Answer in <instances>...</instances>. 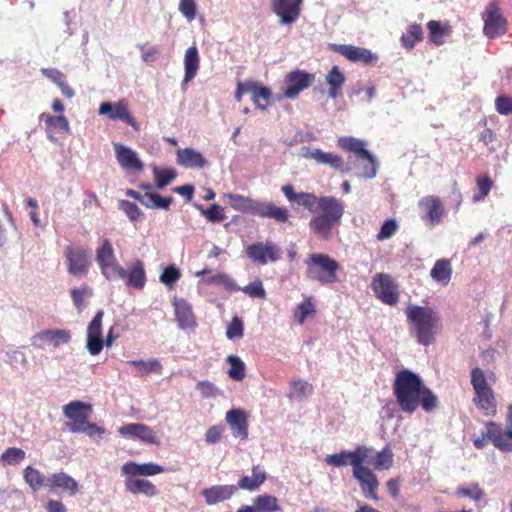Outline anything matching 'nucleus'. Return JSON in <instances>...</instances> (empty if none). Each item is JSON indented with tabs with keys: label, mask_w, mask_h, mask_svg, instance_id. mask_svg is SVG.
<instances>
[{
	"label": "nucleus",
	"mask_w": 512,
	"mask_h": 512,
	"mask_svg": "<svg viewBox=\"0 0 512 512\" xmlns=\"http://www.w3.org/2000/svg\"><path fill=\"white\" fill-rule=\"evenodd\" d=\"M315 80V75L304 70H293L285 76L286 88L283 91V97L286 99H295L300 92L309 88Z\"/></svg>",
	"instance_id": "obj_14"
},
{
	"label": "nucleus",
	"mask_w": 512,
	"mask_h": 512,
	"mask_svg": "<svg viewBox=\"0 0 512 512\" xmlns=\"http://www.w3.org/2000/svg\"><path fill=\"white\" fill-rule=\"evenodd\" d=\"M315 307L311 301V298H306L303 302L298 304L295 317L298 320V323L302 325L307 317L313 316L315 314Z\"/></svg>",
	"instance_id": "obj_50"
},
{
	"label": "nucleus",
	"mask_w": 512,
	"mask_h": 512,
	"mask_svg": "<svg viewBox=\"0 0 512 512\" xmlns=\"http://www.w3.org/2000/svg\"><path fill=\"white\" fill-rule=\"evenodd\" d=\"M179 11L188 21L194 20L197 13L195 0H180Z\"/></svg>",
	"instance_id": "obj_58"
},
{
	"label": "nucleus",
	"mask_w": 512,
	"mask_h": 512,
	"mask_svg": "<svg viewBox=\"0 0 512 512\" xmlns=\"http://www.w3.org/2000/svg\"><path fill=\"white\" fill-rule=\"evenodd\" d=\"M181 277L180 270L174 266L170 265L166 267L162 274L160 275V281L166 286L172 287Z\"/></svg>",
	"instance_id": "obj_54"
},
{
	"label": "nucleus",
	"mask_w": 512,
	"mask_h": 512,
	"mask_svg": "<svg viewBox=\"0 0 512 512\" xmlns=\"http://www.w3.org/2000/svg\"><path fill=\"white\" fill-rule=\"evenodd\" d=\"M282 508L279 505L277 497L263 494L253 499L252 505H242L237 512H280Z\"/></svg>",
	"instance_id": "obj_27"
},
{
	"label": "nucleus",
	"mask_w": 512,
	"mask_h": 512,
	"mask_svg": "<svg viewBox=\"0 0 512 512\" xmlns=\"http://www.w3.org/2000/svg\"><path fill=\"white\" fill-rule=\"evenodd\" d=\"M370 452V448L364 445H358L354 451L342 450L339 453L327 455L325 462L333 467L351 465L352 469H354L359 463H365V461H367Z\"/></svg>",
	"instance_id": "obj_12"
},
{
	"label": "nucleus",
	"mask_w": 512,
	"mask_h": 512,
	"mask_svg": "<svg viewBox=\"0 0 512 512\" xmlns=\"http://www.w3.org/2000/svg\"><path fill=\"white\" fill-rule=\"evenodd\" d=\"M303 0H272L271 8L282 25L294 23L300 16Z\"/></svg>",
	"instance_id": "obj_17"
},
{
	"label": "nucleus",
	"mask_w": 512,
	"mask_h": 512,
	"mask_svg": "<svg viewBox=\"0 0 512 512\" xmlns=\"http://www.w3.org/2000/svg\"><path fill=\"white\" fill-rule=\"evenodd\" d=\"M104 311L99 310L87 327V336H102V319Z\"/></svg>",
	"instance_id": "obj_57"
},
{
	"label": "nucleus",
	"mask_w": 512,
	"mask_h": 512,
	"mask_svg": "<svg viewBox=\"0 0 512 512\" xmlns=\"http://www.w3.org/2000/svg\"><path fill=\"white\" fill-rule=\"evenodd\" d=\"M330 49L354 63L360 62L365 65H374L378 60L375 54L363 47L346 44H331Z\"/></svg>",
	"instance_id": "obj_18"
},
{
	"label": "nucleus",
	"mask_w": 512,
	"mask_h": 512,
	"mask_svg": "<svg viewBox=\"0 0 512 512\" xmlns=\"http://www.w3.org/2000/svg\"><path fill=\"white\" fill-rule=\"evenodd\" d=\"M67 268L71 275L82 277L87 274L91 265L88 251L81 246L69 245L65 248Z\"/></svg>",
	"instance_id": "obj_13"
},
{
	"label": "nucleus",
	"mask_w": 512,
	"mask_h": 512,
	"mask_svg": "<svg viewBox=\"0 0 512 512\" xmlns=\"http://www.w3.org/2000/svg\"><path fill=\"white\" fill-rule=\"evenodd\" d=\"M226 361L230 364L228 376L235 381H242L245 378V364L235 355H229Z\"/></svg>",
	"instance_id": "obj_45"
},
{
	"label": "nucleus",
	"mask_w": 512,
	"mask_h": 512,
	"mask_svg": "<svg viewBox=\"0 0 512 512\" xmlns=\"http://www.w3.org/2000/svg\"><path fill=\"white\" fill-rule=\"evenodd\" d=\"M46 487L50 490H61L74 496L79 491L78 482L65 472L53 473L46 479Z\"/></svg>",
	"instance_id": "obj_24"
},
{
	"label": "nucleus",
	"mask_w": 512,
	"mask_h": 512,
	"mask_svg": "<svg viewBox=\"0 0 512 512\" xmlns=\"http://www.w3.org/2000/svg\"><path fill=\"white\" fill-rule=\"evenodd\" d=\"M165 468L156 463H143L138 464L133 461L126 462L121 467V472L123 475L138 477V476H154L160 473H163Z\"/></svg>",
	"instance_id": "obj_29"
},
{
	"label": "nucleus",
	"mask_w": 512,
	"mask_h": 512,
	"mask_svg": "<svg viewBox=\"0 0 512 512\" xmlns=\"http://www.w3.org/2000/svg\"><path fill=\"white\" fill-rule=\"evenodd\" d=\"M345 79L339 67L333 66L326 76V82L329 85L328 95L330 98L336 99L340 95Z\"/></svg>",
	"instance_id": "obj_41"
},
{
	"label": "nucleus",
	"mask_w": 512,
	"mask_h": 512,
	"mask_svg": "<svg viewBox=\"0 0 512 512\" xmlns=\"http://www.w3.org/2000/svg\"><path fill=\"white\" fill-rule=\"evenodd\" d=\"M483 31L488 38H495L506 31V20L495 2H491L486 9Z\"/></svg>",
	"instance_id": "obj_19"
},
{
	"label": "nucleus",
	"mask_w": 512,
	"mask_h": 512,
	"mask_svg": "<svg viewBox=\"0 0 512 512\" xmlns=\"http://www.w3.org/2000/svg\"><path fill=\"white\" fill-rule=\"evenodd\" d=\"M419 209L421 218L426 221L429 226H434L443 216L444 208L437 197L427 196L419 201Z\"/></svg>",
	"instance_id": "obj_21"
},
{
	"label": "nucleus",
	"mask_w": 512,
	"mask_h": 512,
	"mask_svg": "<svg viewBox=\"0 0 512 512\" xmlns=\"http://www.w3.org/2000/svg\"><path fill=\"white\" fill-rule=\"evenodd\" d=\"M313 386L305 380H294L290 384L289 398L303 399L312 394Z\"/></svg>",
	"instance_id": "obj_46"
},
{
	"label": "nucleus",
	"mask_w": 512,
	"mask_h": 512,
	"mask_svg": "<svg viewBox=\"0 0 512 512\" xmlns=\"http://www.w3.org/2000/svg\"><path fill=\"white\" fill-rule=\"evenodd\" d=\"M202 215L211 223H220L226 219L224 209L218 204H212L201 210Z\"/></svg>",
	"instance_id": "obj_52"
},
{
	"label": "nucleus",
	"mask_w": 512,
	"mask_h": 512,
	"mask_svg": "<svg viewBox=\"0 0 512 512\" xmlns=\"http://www.w3.org/2000/svg\"><path fill=\"white\" fill-rule=\"evenodd\" d=\"M71 338L70 333L67 330H45L36 334L33 339L40 340L46 343H51L54 347H58L62 344L69 342Z\"/></svg>",
	"instance_id": "obj_40"
},
{
	"label": "nucleus",
	"mask_w": 512,
	"mask_h": 512,
	"mask_svg": "<svg viewBox=\"0 0 512 512\" xmlns=\"http://www.w3.org/2000/svg\"><path fill=\"white\" fill-rule=\"evenodd\" d=\"M92 406L75 400L63 406V414L69 420L66 427L71 433H84L89 437L104 434L105 429L89 421Z\"/></svg>",
	"instance_id": "obj_4"
},
{
	"label": "nucleus",
	"mask_w": 512,
	"mask_h": 512,
	"mask_svg": "<svg viewBox=\"0 0 512 512\" xmlns=\"http://www.w3.org/2000/svg\"><path fill=\"white\" fill-rule=\"evenodd\" d=\"M229 339L243 337V323L240 318L234 317L226 330Z\"/></svg>",
	"instance_id": "obj_63"
},
{
	"label": "nucleus",
	"mask_w": 512,
	"mask_h": 512,
	"mask_svg": "<svg viewBox=\"0 0 512 512\" xmlns=\"http://www.w3.org/2000/svg\"><path fill=\"white\" fill-rule=\"evenodd\" d=\"M237 492L235 485H213L202 490L201 494L208 505H215L219 502L230 499Z\"/></svg>",
	"instance_id": "obj_31"
},
{
	"label": "nucleus",
	"mask_w": 512,
	"mask_h": 512,
	"mask_svg": "<svg viewBox=\"0 0 512 512\" xmlns=\"http://www.w3.org/2000/svg\"><path fill=\"white\" fill-rule=\"evenodd\" d=\"M115 157L119 165L129 172L140 173L144 169L143 162L137 156V153L121 143H114Z\"/></svg>",
	"instance_id": "obj_20"
},
{
	"label": "nucleus",
	"mask_w": 512,
	"mask_h": 512,
	"mask_svg": "<svg viewBox=\"0 0 512 512\" xmlns=\"http://www.w3.org/2000/svg\"><path fill=\"white\" fill-rule=\"evenodd\" d=\"M153 174L155 177L156 186L160 189L171 183L177 176L174 169L154 168Z\"/></svg>",
	"instance_id": "obj_48"
},
{
	"label": "nucleus",
	"mask_w": 512,
	"mask_h": 512,
	"mask_svg": "<svg viewBox=\"0 0 512 512\" xmlns=\"http://www.w3.org/2000/svg\"><path fill=\"white\" fill-rule=\"evenodd\" d=\"M200 67V57L199 52L196 46L189 47L184 56V79L183 83H188L192 81Z\"/></svg>",
	"instance_id": "obj_36"
},
{
	"label": "nucleus",
	"mask_w": 512,
	"mask_h": 512,
	"mask_svg": "<svg viewBox=\"0 0 512 512\" xmlns=\"http://www.w3.org/2000/svg\"><path fill=\"white\" fill-rule=\"evenodd\" d=\"M372 290L376 297L387 305H395L399 301L398 285L389 274L378 273L371 283Z\"/></svg>",
	"instance_id": "obj_11"
},
{
	"label": "nucleus",
	"mask_w": 512,
	"mask_h": 512,
	"mask_svg": "<svg viewBox=\"0 0 512 512\" xmlns=\"http://www.w3.org/2000/svg\"><path fill=\"white\" fill-rule=\"evenodd\" d=\"M281 191L289 202L296 201L310 213L312 218L309 229L319 238L328 240L332 229L341 223L344 215V203L334 196H316L308 192H295L292 185H284Z\"/></svg>",
	"instance_id": "obj_1"
},
{
	"label": "nucleus",
	"mask_w": 512,
	"mask_h": 512,
	"mask_svg": "<svg viewBox=\"0 0 512 512\" xmlns=\"http://www.w3.org/2000/svg\"><path fill=\"white\" fill-rule=\"evenodd\" d=\"M120 208L124 211V213L127 215V217L133 222L138 221L142 215V212L139 209V207L135 203L127 201V200H122L120 202Z\"/></svg>",
	"instance_id": "obj_59"
},
{
	"label": "nucleus",
	"mask_w": 512,
	"mask_h": 512,
	"mask_svg": "<svg viewBox=\"0 0 512 512\" xmlns=\"http://www.w3.org/2000/svg\"><path fill=\"white\" fill-rule=\"evenodd\" d=\"M430 275L432 279L437 282L448 278V260L440 259L436 261L434 267L431 269Z\"/></svg>",
	"instance_id": "obj_56"
},
{
	"label": "nucleus",
	"mask_w": 512,
	"mask_h": 512,
	"mask_svg": "<svg viewBox=\"0 0 512 512\" xmlns=\"http://www.w3.org/2000/svg\"><path fill=\"white\" fill-rule=\"evenodd\" d=\"M399 225L395 219L389 218L384 221L376 238L378 241L389 239L397 233Z\"/></svg>",
	"instance_id": "obj_53"
},
{
	"label": "nucleus",
	"mask_w": 512,
	"mask_h": 512,
	"mask_svg": "<svg viewBox=\"0 0 512 512\" xmlns=\"http://www.w3.org/2000/svg\"><path fill=\"white\" fill-rule=\"evenodd\" d=\"M128 364L136 368V375L143 377L149 373L161 374L163 370L162 364L157 359L151 360H131Z\"/></svg>",
	"instance_id": "obj_42"
},
{
	"label": "nucleus",
	"mask_w": 512,
	"mask_h": 512,
	"mask_svg": "<svg viewBox=\"0 0 512 512\" xmlns=\"http://www.w3.org/2000/svg\"><path fill=\"white\" fill-rule=\"evenodd\" d=\"M266 480V472L264 468L260 465H255L252 468V477L243 476L241 477L237 485H235L238 489L255 491L257 490Z\"/></svg>",
	"instance_id": "obj_35"
},
{
	"label": "nucleus",
	"mask_w": 512,
	"mask_h": 512,
	"mask_svg": "<svg viewBox=\"0 0 512 512\" xmlns=\"http://www.w3.org/2000/svg\"><path fill=\"white\" fill-rule=\"evenodd\" d=\"M405 315L410 334L417 342L424 346L434 343L436 335L442 329V320L439 312L430 306L409 304Z\"/></svg>",
	"instance_id": "obj_3"
},
{
	"label": "nucleus",
	"mask_w": 512,
	"mask_h": 512,
	"mask_svg": "<svg viewBox=\"0 0 512 512\" xmlns=\"http://www.w3.org/2000/svg\"><path fill=\"white\" fill-rule=\"evenodd\" d=\"M251 100L256 108L265 111L270 104L272 92L268 87L261 85L260 83L249 80Z\"/></svg>",
	"instance_id": "obj_34"
},
{
	"label": "nucleus",
	"mask_w": 512,
	"mask_h": 512,
	"mask_svg": "<svg viewBox=\"0 0 512 512\" xmlns=\"http://www.w3.org/2000/svg\"><path fill=\"white\" fill-rule=\"evenodd\" d=\"M172 201V197H162L158 193L147 192L143 194L142 205L151 209L168 210Z\"/></svg>",
	"instance_id": "obj_43"
},
{
	"label": "nucleus",
	"mask_w": 512,
	"mask_h": 512,
	"mask_svg": "<svg viewBox=\"0 0 512 512\" xmlns=\"http://www.w3.org/2000/svg\"><path fill=\"white\" fill-rule=\"evenodd\" d=\"M96 261L101 273L108 280H115L122 276L124 268L119 265L114 253L112 243L109 239H103L101 246L96 251Z\"/></svg>",
	"instance_id": "obj_9"
},
{
	"label": "nucleus",
	"mask_w": 512,
	"mask_h": 512,
	"mask_svg": "<svg viewBox=\"0 0 512 512\" xmlns=\"http://www.w3.org/2000/svg\"><path fill=\"white\" fill-rule=\"evenodd\" d=\"M471 384L475 397L474 403L485 415L496 413V400L491 387L488 385L485 374L480 368H474L471 372Z\"/></svg>",
	"instance_id": "obj_7"
},
{
	"label": "nucleus",
	"mask_w": 512,
	"mask_h": 512,
	"mask_svg": "<svg viewBox=\"0 0 512 512\" xmlns=\"http://www.w3.org/2000/svg\"><path fill=\"white\" fill-rule=\"evenodd\" d=\"M471 384L475 397L474 403L485 415L496 413V400L491 387L488 385L485 374L480 368H474L471 372Z\"/></svg>",
	"instance_id": "obj_6"
},
{
	"label": "nucleus",
	"mask_w": 512,
	"mask_h": 512,
	"mask_svg": "<svg viewBox=\"0 0 512 512\" xmlns=\"http://www.w3.org/2000/svg\"><path fill=\"white\" fill-rule=\"evenodd\" d=\"M41 117L45 121V129L50 138H52V134L68 133L70 131L69 122L64 115L42 114Z\"/></svg>",
	"instance_id": "obj_39"
},
{
	"label": "nucleus",
	"mask_w": 512,
	"mask_h": 512,
	"mask_svg": "<svg viewBox=\"0 0 512 512\" xmlns=\"http://www.w3.org/2000/svg\"><path fill=\"white\" fill-rule=\"evenodd\" d=\"M26 453L17 447L7 448L1 456V461L7 465H16L25 459Z\"/></svg>",
	"instance_id": "obj_47"
},
{
	"label": "nucleus",
	"mask_w": 512,
	"mask_h": 512,
	"mask_svg": "<svg viewBox=\"0 0 512 512\" xmlns=\"http://www.w3.org/2000/svg\"><path fill=\"white\" fill-rule=\"evenodd\" d=\"M427 26L429 29V37L431 42H433L436 45L443 44L445 42L444 37L446 33V28L442 27L440 22L434 20L428 22Z\"/></svg>",
	"instance_id": "obj_51"
},
{
	"label": "nucleus",
	"mask_w": 512,
	"mask_h": 512,
	"mask_svg": "<svg viewBox=\"0 0 512 512\" xmlns=\"http://www.w3.org/2000/svg\"><path fill=\"white\" fill-rule=\"evenodd\" d=\"M393 393L401 410L408 414L415 412L419 406L426 412L437 407V397L417 374L407 369L396 374Z\"/></svg>",
	"instance_id": "obj_2"
},
{
	"label": "nucleus",
	"mask_w": 512,
	"mask_h": 512,
	"mask_svg": "<svg viewBox=\"0 0 512 512\" xmlns=\"http://www.w3.org/2000/svg\"><path fill=\"white\" fill-rule=\"evenodd\" d=\"M125 489L131 494H143L147 497L158 495L159 490L150 480L127 476L125 479Z\"/></svg>",
	"instance_id": "obj_33"
},
{
	"label": "nucleus",
	"mask_w": 512,
	"mask_h": 512,
	"mask_svg": "<svg viewBox=\"0 0 512 512\" xmlns=\"http://www.w3.org/2000/svg\"><path fill=\"white\" fill-rule=\"evenodd\" d=\"M492 185L493 183L489 177H479L477 179V187L479 189V194L473 196L474 201L483 200L489 194Z\"/></svg>",
	"instance_id": "obj_60"
},
{
	"label": "nucleus",
	"mask_w": 512,
	"mask_h": 512,
	"mask_svg": "<svg viewBox=\"0 0 512 512\" xmlns=\"http://www.w3.org/2000/svg\"><path fill=\"white\" fill-rule=\"evenodd\" d=\"M225 419L235 438L240 440L248 439V415L244 410L231 409L226 413Z\"/></svg>",
	"instance_id": "obj_22"
},
{
	"label": "nucleus",
	"mask_w": 512,
	"mask_h": 512,
	"mask_svg": "<svg viewBox=\"0 0 512 512\" xmlns=\"http://www.w3.org/2000/svg\"><path fill=\"white\" fill-rule=\"evenodd\" d=\"M254 216L273 219L277 223H286L289 219V211L286 207L277 206L273 202L258 200Z\"/></svg>",
	"instance_id": "obj_25"
},
{
	"label": "nucleus",
	"mask_w": 512,
	"mask_h": 512,
	"mask_svg": "<svg viewBox=\"0 0 512 512\" xmlns=\"http://www.w3.org/2000/svg\"><path fill=\"white\" fill-rule=\"evenodd\" d=\"M495 107L499 114H512V97L500 95L495 99Z\"/></svg>",
	"instance_id": "obj_61"
},
{
	"label": "nucleus",
	"mask_w": 512,
	"mask_h": 512,
	"mask_svg": "<svg viewBox=\"0 0 512 512\" xmlns=\"http://www.w3.org/2000/svg\"><path fill=\"white\" fill-rule=\"evenodd\" d=\"M308 157L315 160L319 164H325L341 173H348L351 171V166L345 165L341 156L330 152H323L320 149H315L309 152Z\"/></svg>",
	"instance_id": "obj_32"
},
{
	"label": "nucleus",
	"mask_w": 512,
	"mask_h": 512,
	"mask_svg": "<svg viewBox=\"0 0 512 512\" xmlns=\"http://www.w3.org/2000/svg\"><path fill=\"white\" fill-rule=\"evenodd\" d=\"M338 146L345 151L354 153L355 156L363 161L360 176L364 178H373L377 173V166L372 154L364 148V143L353 137H342L338 140Z\"/></svg>",
	"instance_id": "obj_8"
},
{
	"label": "nucleus",
	"mask_w": 512,
	"mask_h": 512,
	"mask_svg": "<svg viewBox=\"0 0 512 512\" xmlns=\"http://www.w3.org/2000/svg\"><path fill=\"white\" fill-rule=\"evenodd\" d=\"M178 165L188 169H202L207 164V159L193 148H180L176 152Z\"/></svg>",
	"instance_id": "obj_28"
},
{
	"label": "nucleus",
	"mask_w": 512,
	"mask_h": 512,
	"mask_svg": "<svg viewBox=\"0 0 512 512\" xmlns=\"http://www.w3.org/2000/svg\"><path fill=\"white\" fill-rule=\"evenodd\" d=\"M246 256L258 265H266L269 262H277L281 258V249L274 242H255L246 247Z\"/></svg>",
	"instance_id": "obj_10"
},
{
	"label": "nucleus",
	"mask_w": 512,
	"mask_h": 512,
	"mask_svg": "<svg viewBox=\"0 0 512 512\" xmlns=\"http://www.w3.org/2000/svg\"><path fill=\"white\" fill-rule=\"evenodd\" d=\"M119 433L123 436H130L134 439H139L148 444L159 445L158 437L155 431L140 423H130L119 428Z\"/></svg>",
	"instance_id": "obj_23"
},
{
	"label": "nucleus",
	"mask_w": 512,
	"mask_h": 512,
	"mask_svg": "<svg viewBox=\"0 0 512 512\" xmlns=\"http://www.w3.org/2000/svg\"><path fill=\"white\" fill-rule=\"evenodd\" d=\"M227 198L229 200L230 207L234 210L242 213H250L252 215L255 214L258 199L233 193L227 194Z\"/></svg>",
	"instance_id": "obj_38"
},
{
	"label": "nucleus",
	"mask_w": 512,
	"mask_h": 512,
	"mask_svg": "<svg viewBox=\"0 0 512 512\" xmlns=\"http://www.w3.org/2000/svg\"><path fill=\"white\" fill-rule=\"evenodd\" d=\"M117 279L125 281L126 285L136 289H143L146 283V272L144 263L141 260L134 261L129 270L124 269L122 276H117Z\"/></svg>",
	"instance_id": "obj_30"
},
{
	"label": "nucleus",
	"mask_w": 512,
	"mask_h": 512,
	"mask_svg": "<svg viewBox=\"0 0 512 512\" xmlns=\"http://www.w3.org/2000/svg\"><path fill=\"white\" fill-rule=\"evenodd\" d=\"M308 278L322 285L333 284L338 281L337 271L340 264L328 254L313 253L304 261Z\"/></svg>",
	"instance_id": "obj_5"
},
{
	"label": "nucleus",
	"mask_w": 512,
	"mask_h": 512,
	"mask_svg": "<svg viewBox=\"0 0 512 512\" xmlns=\"http://www.w3.org/2000/svg\"><path fill=\"white\" fill-rule=\"evenodd\" d=\"M23 478L34 492L40 490L43 486H46L45 476L38 469L30 465L24 469Z\"/></svg>",
	"instance_id": "obj_44"
},
{
	"label": "nucleus",
	"mask_w": 512,
	"mask_h": 512,
	"mask_svg": "<svg viewBox=\"0 0 512 512\" xmlns=\"http://www.w3.org/2000/svg\"><path fill=\"white\" fill-rule=\"evenodd\" d=\"M92 294L91 289L85 285L81 288H75L71 291V298L77 309H82L84 305V296H90Z\"/></svg>",
	"instance_id": "obj_62"
},
{
	"label": "nucleus",
	"mask_w": 512,
	"mask_h": 512,
	"mask_svg": "<svg viewBox=\"0 0 512 512\" xmlns=\"http://www.w3.org/2000/svg\"><path fill=\"white\" fill-rule=\"evenodd\" d=\"M241 290L251 298L264 299L266 297V291L260 279H256L255 281L249 283Z\"/></svg>",
	"instance_id": "obj_55"
},
{
	"label": "nucleus",
	"mask_w": 512,
	"mask_h": 512,
	"mask_svg": "<svg viewBox=\"0 0 512 512\" xmlns=\"http://www.w3.org/2000/svg\"><path fill=\"white\" fill-rule=\"evenodd\" d=\"M369 453L365 463L370 464L377 471L389 470L394 464V454L389 445H386L381 451L377 452L375 457H370Z\"/></svg>",
	"instance_id": "obj_37"
},
{
	"label": "nucleus",
	"mask_w": 512,
	"mask_h": 512,
	"mask_svg": "<svg viewBox=\"0 0 512 512\" xmlns=\"http://www.w3.org/2000/svg\"><path fill=\"white\" fill-rule=\"evenodd\" d=\"M422 27L419 24H412L407 30V34L402 36L403 45L407 48H413L417 41L422 39Z\"/></svg>",
	"instance_id": "obj_49"
},
{
	"label": "nucleus",
	"mask_w": 512,
	"mask_h": 512,
	"mask_svg": "<svg viewBox=\"0 0 512 512\" xmlns=\"http://www.w3.org/2000/svg\"><path fill=\"white\" fill-rule=\"evenodd\" d=\"M494 446L503 452L512 451V430H506L503 435L497 439Z\"/></svg>",
	"instance_id": "obj_64"
},
{
	"label": "nucleus",
	"mask_w": 512,
	"mask_h": 512,
	"mask_svg": "<svg viewBox=\"0 0 512 512\" xmlns=\"http://www.w3.org/2000/svg\"><path fill=\"white\" fill-rule=\"evenodd\" d=\"M173 307L178 326L182 329L195 328L196 318L191 305L183 298L175 297Z\"/></svg>",
	"instance_id": "obj_26"
},
{
	"label": "nucleus",
	"mask_w": 512,
	"mask_h": 512,
	"mask_svg": "<svg viewBox=\"0 0 512 512\" xmlns=\"http://www.w3.org/2000/svg\"><path fill=\"white\" fill-rule=\"evenodd\" d=\"M98 113L106 115L111 121L121 120L137 132L140 130V124L131 115L126 100H120L115 103L103 102L99 107Z\"/></svg>",
	"instance_id": "obj_15"
},
{
	"label": "nucleus",
	"mask_w": 512,
	"mask_h": 512,
	"mask_svg": "<svg viewBox=\"0 0 512 512\" xmlns=\"http://www.w3.org/2000/svg\"><path fill=\"white\" fill-rule=\"evenodd\" d=\"M353 478L359 483L360 489L366 498L378 501L379 497L377 494L379 488V481L375 473L364 465L359 463L354 469H352Z\"/></svg>",
	"instance_id": "obj_16"
}]
</instances>
